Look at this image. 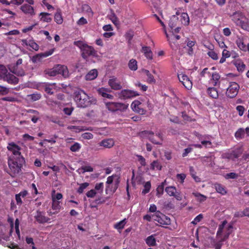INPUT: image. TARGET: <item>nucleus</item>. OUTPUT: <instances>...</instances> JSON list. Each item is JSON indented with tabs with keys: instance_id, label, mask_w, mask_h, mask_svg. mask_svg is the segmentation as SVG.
Listing matches in <instances>:
<instances>
[{
	"instance_id": "f257e3e1",
	"label": "nucleus",
	"mask_w": 249,
	"mask_h": 249,
	"mask_svg": "<svg viewBox=\"0 0 249 249\" xmlns=\"http://www.w3.org/2000/svg\"><path fill=\"white\" fill-rule=\"evenodd\" d=\"M73 99L79 107H87L97 103L96 99L89 96L82 89H78L74 92Z\"/></svg>"
},
{
	"instance_id": "f03ea898",
	"label": "nucleus",
	"mask_w": 249,
	"mask_h": 249,
	"mask_svg": "<svg viewBox=\"0 0 249 249\" xmlns=\"http://www.w3.org/2000/svg\"><path fill=\"white\" fill-rule=\"evenodd\" d=\"M25 163V160L23 157H20L19 158L9 157V169L6 172L11 177L14 178L21 172V169Z\"/></svg>"
},
{
	"instance_id": "7ed1b4c3",
	"label": "nucleus",
	"mask_w": 249,
	"mask_h": 249,
	"mask_svg": "<svg viewBox=\"0 0 249 249\" xmlns=\"http://www.w3.org/2000/svg\"><path fill=\"white\" fill-rule=\"evenodd\" d=\"M139 136L142 138H148L153 143L161 145L163 141L162 135L161 133L154 134L152 131L144 130L139 133Z\"/></svg>"
},
{
	"instance_id": "20e7f679",
	"label": "nucleus",
	"mask_w": 249,
	"mask_h": 249,
	"mask_svg": "<svg viewBox=\"0 0 249 249\" xmlns=\"http://www.w3.org/2000/svg\"><path fill=\"white\" fill-rule=\"evenodd\" d=\"M245 18V15L240 11H236L231 16V19L236 25L240 26L243 30L249 31V24L243 20Z\"/></svg>"
},
{
	"instance_id": "39448f33",
	"label": "nucleus",
	"mask_w": 249,
	"mask_h": 249,
	"mask_svg": "<svg viewBox=\"0 0 249 249\" xmlns=\"http://www.w3.org/2000/svg\"><path fill=\"white\" fill-rule=\"evenodd\" d=\"M152 219L161 225H169L171 224L170 218L159 211L152 214Z\"/></svg>"
},
{
	"instance_id": "423d86ee",
	"label": "nucleus",
	"mask_w": 249,
	"mask_h": 249,
	"mask_svg": "<svg viewBox=\"0 0 249 249\" xmlns=\"http://www.w3.org/2000/svg\"><path fill=\"white\" fill-rule=\"evenodd\" d=\"M81 56L84 59H87L89 56L97 57L98 56L97 51L91 46L86 44L81 51Z\"/></svg>"
},
{
	"instance_id": "0eeeda50",
	"label": "nucleus",
	"mask_w": 249,
	"mask_h": 249,
	"mask_svg": "<svg viewBox=\"0 0 249 249\" xmlns=\"http://www.w3.org/2000/svg\"><path fill=\"white\" fill-rule=\"evenodd\" d=\"M136 91L131 89H123L118 93V97L121 100H126L139 96Z\"/></svg>"
},
{
	"instance_id": "6e6552de",
	"label": "nucleus",
	"mask_w": 249,
	"mask_h": 249,
	"mask_svg": "<svg viewBox=\"0 0 249 249\" xmlns=\"http://www.w3.org/2000/svg\"><path fill=\"white\" fill-rule=\"evenodd\" d=\"M7 148L8 151H11L13 154V155L10 156L9 157L19 158L20 157H23L20 152L21 147L14 142L9 143Z\"/></svg>"
},
{
	"instance_id": "1a4fd4ad",
	"label": "nucleus",
	"mask_w": 249,
	"mask_h": 249,
	"mask_svg": "<svg viewBox=\"0 0 249 249\" xmlns=\"http://www.w3.org/2000/svg\"><path fill=\"white\" fill-rule=\"evenodd\" d=\"M239 89V86L237 83L235 82L231 83L227 89V96L230 98L235 97L238 94Z\"/></svg>"
},
{
	"instance_id": "9d476101",
	"label": "nucleus",
	"mask_w": 249,
	"mask_h": 249,
	"mask_svg": "<svg viewBox=\"0 0 249 249\" xmlns=\"http://www.w3.org/2000/svg\"><path fill=\"white\" fill-rule=\"evenodd\" d=\"M178 77L179 81L186 89L189 90L192 88V82L186 75L182 73L179 74Z\"/></svg>"
},
{
	"instance_id": "9b49d317",
	"label": "nucleus",
	"mask_w": 249,
	"mask_h": 249,
	"mask_svg": "<svg viewBox=\"0 0 249 249\" xmlns=\"http://www.w3.org/2000/svg\"><path fill=\"white\" fill-rule=\"evenodd\" d=\"M165 192L170 196H174L178 200L182 199V196L179 192H177V189L175 186H170L166 187L165 189Z\"/></svg>"
},
{
	"instance_id": "f8f14e48",
	"label": "nucleus",
	"mask_w": 249,
	"mask_h": 249,
	"mask_svg": "<svg viewBox=\"0 0 249 249\" xmlns=\"http://www.w3.org/2000/svg\"><path fill=\"white\" fill-rule=\"evenodd\" d=\"M108 84L112 89L115 90H120L123 88L121 82L114 76L109 79Z\"/></svg>"
},
{
	"instance_id": "ddd939ff",
	"label": "nucleus",
	"mask_w": 249,
	"mask_h": 249,
	"mask_svg": "<svg viewBox=\"0 0 249 249\" xmlns=\"http://www.w3.org/2000/svg\"><path fill=\"white\" fill-rule=\"evenodd\" d=\"M53 49H51L49 51L45 52L43 53H40L34 55L32 58V61L34 63L41 61L43 58L48 57L53 54Z\"/></svg>"
},
{
	"instance_id": "4468645a",
	"label": "nucleus",
	"mask_w": 249,
	"mask_h": 249,
	"mask_svg": "<svg viewBox=\"0 0 249 249\" xmlns=\"http://www.w3.org/2000/svg\"><path fill=\"white\" fill-rule=\"evenodd\" d=\"M243 148L241 147H239L231 151L230 153H228L226 155V157L229 160H235V159L240 157L243 154Z\"/></svg>"
},
{
	"instance_id": "2eb2a0df",
	"label": "nucleus",
	"mask_w": 249,
	"mask_h": 249,
	"mask_svg": "<svg viewBox=\"0 0 249 249\" xmlns=\"http://www.w3.org/2000/svg\"><path fill=\"white\" fill-rule=\"evenodd\" d=\"M132 109L135 112L140 114H144L146 113V110L142 107V104L138 100L134 101L131 104Z\"/></svg>"
},
{
	"instance_id": "dca6fc26",
	"label": "nucleus",
	"mask_w": 249,
	"mask_h": 249,
	"mask_svg": "<svg viewBox=\"0 0 249 249\" xmlns=\"http://www.w3.org/2000/svg\"><path fill=\"white\" fill-rule=\"evenodd\" d=\"M119 183V179L117 178L113 184L110 185H106L105 190L106 194L111 195L114 194L118 189Z\"/></svg>"
},
{
	"instance_id": "f3484780",
	"label": "nucleus",
	"mask_w": 249,
	"mask_h": 249,
	"mask_svg": "<svg viewBox=\"0 0 249 249\" xmlns=\"http://www.w3.org/2000/svg\"><path fill=\"white\" fill-rule=\"evenodd\" d=\"M4 81L7 82L9 84L16 85L18 83V78L14 75L7 72L2 79Z\"/></svg>"
},
{
	"instance_id": "a211bd4d",
	"label": "nucleus",
	"mask_w": 249,
	"mask_h": 249,
	"mask_svg": "<svg viewBox=\"0 0 249 249\" xmlns=\"http://www.w3.org/2000/svg\"><path fill=\"white\" fill-rule=\"evenodd\" d=\"M110 90L109 89L105 88H99L97 90L98 93L104 98L112 100L114 98L113 95L108 93Z\"/></svg>"
},
{
	"instance_id": "6ab92c4d",
	"label": "nucleus",
	"mask_w": 249,
	"mask_h": 249,
	"mask_svg": "<svg viewBox=\"0 0 249 249\" xmlns=\"http://www.w3.org/2000/svg\"><path fill=\"white\" fill-rule=\"evenodd\" d=\"M20 10L25 14H28L31 16L35 15L34 8L30 4H24L20 7Z\"/></svg>"
},
{
	"instance_id": "aec40b11",
	"label": "nucleus",
	"mask_w": 249,
	"mask_h": 249,
	"mask_svg": "<svg viewBox=\"0 0 249 249\" xmlns=\"http://www.w3.org/2000/svg\"><path fill=\"white\" fill-rule=\"evenodd\" d=\"M114 141L112 139H106L101 141L98 145L105 148H110L114 146Z\"/></svg>"
},
{
	"instance_id": "412c9836",
	"label": "nucleus",
	"mask_w": 249,
	"mask_h": 249,
	"mask_svg": "<svg viewBox=\"0 0 249 249\" xmlns=\"http://www.w3.org/2000/svg\"><path fill=\"white\" fill-rule=\"evenodd\" d=\"M35 218L36 221L39 223H44L47 222L50 219L46 217L44 213L39 211H37L36 214L35 216Z\"/></svg>"
},
{
	"instance_id": "4be33fe9",
	"label": "nucleus",
	"mask_w": 249,
	"mask_h": 249,
	"mask_svg": "<svg viewBox=\"0 0 249 249\" xmlns=\"http://www.w3.org/2000/svg\"><path fill=\"white\" fill-rule=\"evenodd\" d=\"M55 68L57 74H61L65 77L68 76L69 71L66 66L58 65L55 67Z\"/></svg>"
},
{
	"instance_id": "5701e85b",
	"label": "nucleus",
	"mask_w": 249,
	"mask_h": 249,
	"mask_svg": "<svg viewBox=\"0 0 249 249\" xmlns=\"http://www.w3.org/2000/svg\"><path fill=\"white\" fill-rule=\"evenodd\" d=\"M141 52L144 54L145 57H146L147 59L149 60H152L153 59V53L150 47H142Z\"/></svg>"
},
{
	"instance_id": "b1692460",
	"label": "nucleus",
	"mask_w": 249,
	"mask_h": 249,
	"mask_svg": "<svg viewBox=\"0 0 249 249\" xmlns=\"http://www.w3.org/2000/svg\"><path fill=\"white\" fill-rule=\"evenodd\" d=\"M235 43L240 50L244 52L247 51V46L244 42V38L243 37L237 36Z\"/></svg>"
},
{
	"instance_id": "393cba45",
	"label": "nucleus",
	"mask_w": 249,
	"mask_h": 249,
	"mask_svg": "<svg viewBox=\"0 0 249 249\" xmlns=\"http://www.w3.org/2000/svg\"><path fill=\"white\" fill-rule=\"evenodd\" d=\"M52 209L54 211L53 214L57 213L60 210L61 206L60 205V202L55 200V198H53V202L52 205Z\"/></svg>"
},
{
	"instance_id": "a878e982",
	"label": "nucleus",
	"mask_w": 249,
	"mask_h": 249,
	"mask_svg": "<svg viewBox=\"0 0 249 249\" xmlns=\"http://www.w3.org/2000/svg\"><path fill=\"white\" fill-rule=\"evenodd\" d=\"M98 76V71L96 69L90 70L85 76L86 80H92L95 79Z\"/></svg>"
},
{
	"instance_id": "bb28decb",
	"label": "nucleus",
	"mask_w": 249,
	"mask_h": 249,
	"mask_svg": "<svg viewBox=\"0 0 249 249\" xmlns=\"http://www.w3.org/2000/svg\"><path fill=\"white\" fill-rule=\"evenodd\" d=\"M213 186L216 192L222 195H225L227 194V191L225 187L222 184L218 183L213 184Z\"/></svg>"
},
{
	"instance_id": "cd10ccee",
	"label": "nucleus",
	"mask_w": 249,
	"mask_h": 249,
	"mask_svg": "<svg viewBox=\"0 0 249 249\" xmlns=\"http://www.w3.org/2000/svg\"><path fill=\"white\" fill-rule=\"evenodd\" d=\"M220 76L218 73H213L212 75V77L210 79V82L212 83L213 86H217L220 83Z\"/></svg>"
},
{
	"instance_id": "c85d7f7f",
	"label": "nucleus",
	"mask_w": 249,
	"mask_h": 249,
	"mask_svg": "<svg viewBox=\"0 0 249 249\" xmlns=\"http://www.w3.org/2000/svg\"><path fill=\"white\" fill-rule=\"evenodd\" d=\"M201 161L205 165L213 167V159L212 156H205L201 158Z\"/></svg>"
},
{
	"instance_id": "c756f323",
	"label": "nucleus",
	"mask_w": 249,
	"mask_h": 249,
	"mask_svg": "<svg viewBox=\"0 0 249 249\" xmlns=\"http://www.w3.org/2000/svg\"><path fill=\"white\" fill-rule=\"evenodd\" d=\"M155 235L152 234L148 236L145 239L146 244L149 247L155 246L156 244V240L155 239Z\"/></svg>"
},
{
	"instance_id": "7c9ffc66",
	"label": "nucleus",
	"mask_w": 249,
	"mask_h": 249,
	"mask_svg": "<svg viewBox=\"0 0 249 249\" xmlns=\"http://www.w3.org/2000/svg\"><path fill=\"white\" fill-rule=\"evenodd\" d=\"M27 99L31 102H35L39 100L41 98V94L38 92H35L33 94L27 95Z\"/></svg>"
},
{
	"instance_id": "2f4dec72",
	"label": "nucleus",
	"mask_w": 249,
	"mask_h": 249,
	"mask_svg": "<svg viewBox=\"0 0 249 249\" xmlns=\"http://www.w3.org/2000/svg\"><path fill=\"white\" fill-rule=\"evenodd\" d=\"M207 92L209 96L213 99H217L218 97V91L215 88H209L207 89Z\"/></svg>"
},
{
	"instance_id": "473e14b6",
	"label": "nucleus",
	"mask_w": 249,
	"mask_h": 249,
	"mask_svg": "<svg viewBox=\"0 0 249 249\" xmlns=\"http://www.w3.org/2000/svg\"><path fill=\"white\" fill-rule=\"evenodd\" d=\"M50 14L46 12H41L39 16H41L40 20L45 22H50L52 20V18L50 17Z\"/></svg>"
},
{
	"instance_id": "72a5a7b5",
	"label": "nucleus",
	"mask_w": 249,
	"mask_h": 249,
	"mask_svg": "<svg viewBox=\"0 0 249 249\" xmlns=\"http://www.w3.org/2000/svg\"><path fill=\"white\" fill-rule=\"evenodd\" d=\"M128 107V104L115 102V112L117 111H124Z\"/></svg>"
},
{
	"instance_id": "f704fd0d",
	"label": "nucleus",
	"mask_w": 249,
	"mask_h": 249,
	"mask_svg": "<svg viewBox=\"0 0 249 249\" xmlns=\"http://www.w3.org/2000/svg\"><path fill=\"white\" fill-rule=\"evenodd\" d=\"M54 19V21L58 24H61L63 23V19L62 18L61 11L60 9L57 10V12L55 14Z\"/></svg>"
},
{
	"instance_id": "c9c22d12",
	"label": "nucleus",
	"mask_w": 249,
	"mask_h": 249,
	"mask_svg": "<svg viewBox=\"0 0 249 249\" xmlns=\"http://www.w3.org/2000/svg\"><path fill=\"white\" fill-rule=\"evenodd\" d=\"M166 180H165L163 182H161L156 189V196L160 197L163 194L164 186L166 184Z\"/></svg>"
},
{
	"instance_id": "e433bc0d",
	"label": "nucleus",
	"mask_w": 249,
	"mask_h": 249,
	"mask_svg": "<svg viewBox=\"0 0 249 249\" xmlns=\"http://www.w3.org/2000/svg\"><path fill=\"white\" fill-rule=\"evenodd\" d=\"M181 22L184 25H188L190 23V19L188 15L186 13H182L180 16Z\"/></svg>"
},
{
	"instance_id": "4c0bfd02",
	"label": "nucleus",
	"mask_w": 249,
	"mask_h": 249,
	"mask_svg": "<svg viewBox=\"0 0 249 249\" xmlns=\"http://www.w3.org/2000/svg\"><path fill=\"white\" fill-rule=\"evenodd\" d=\"M143 71L147 76V79L146 80L147 83L151 84L155 83L156 82V80L154 79L153 75L148 70H144Z\"/></svg>"
},
{
	"instance_id": "58836bf2",
	"label": "nucleus",
	"mask_w": 249,
	"mask_h": 249,
	"mask_svg": "<svg viewBox=\"0 0 249 249\" xmlns=\"http://www.w3.org/2000/svg\"><path fill=\"white\" fill-rule=\"evenodd\" d=\"M245 131L244 128H240L235 133V137L237 140H240L244 138Z\"/></svg>"
},
{
	"instance_id": "ea45409f",
	"label": "nucleus",
	"mask_w": 249,
	"mask_h": 249,
	"mask_svg": "<svg viewBox=\"0 0 249 249\" xmlns=\"http://www.w3.org/2000/svg\"><path fill=\"white\" fill-rule=\"evenodd\" d=\"M128 66L129 69L132 71H135L138 69L137 61L134 59L129 60Z\"/></svg>"
},
{
	"instance_id": "a19ab883",
	"label": "nucleus",
	"mask_w": 249,
	"mask_h": 249,
	"mask_svg": "<svg viewBox=\"0 0 249 249\" xmlns=\"http://www.w3.org/2000/svg\"><path fill=\"white\" fill-rule=\"evenodd\" d=\"M234 64L239 72H242L244 71L246 65L242 61L237 60Z\"/></svg>"
},
{
	"instance_id": "79ce46f5",
	"label": "nucleus",
	"mask_w": 249,
	"mask_h": 249,
	"mask_svg": "<svg viewBox=\"0 0 249 249\" xmlns=\"http://www.w3.org/2000/svg\"><path fill=\"white\" fill-rule=\"evenodd\" d=\"M227 224V221L226 220H224L221 224L219 225L218 227V229L216 233V237L219 238L220 236L222 235L223 232V229L225 226V225Z\"/></svg>"
},
{
	"instance_id": "37998d69",
	"label": "nucleus",
	"mask_w": 249,
	"mask_h": 249,
	"mask_svg": "<svg viewBox=\"0 0 249 249\" xmlns=\"http://www.w3.org/2000/svg\"><path fill=\"white\" fill-rule=\"evenodd\" d=\"M126 219L120 221L119 222L116 223L114 225V228L118 230H121L123 229L125 225L126 224Z\"/></svg>"
},
{
	"instance_id": "c03bdc74",
	"label": "nucleus",
	"mask_w": 249,
	"mask_h": 249,
	"mask_svg": "<svg viewBox=\"0 0 249 249\" xmlns=\"http://www.w3.org/2000/svg\"><path fill=\"white\" fill-rule=\"evenodd\" d=\"M162 166L160 163V162L158 160H154L151 163L150 166V168L152 170L157 169L159 170H160L161 169Z\"/></svg>"
},
{
	"instance_id": "a18cd8bd",
	"label": "nucleus",
	"mask_w": 249,
	"mask_h": 249,
	"mask_svg": "<svg viewBox=\"0 0 249 249\" xmlns=\"http://www.w3.org/2000/svg\"><path fill=\"white\" fill-rule=\"evenodd\" d=\"M178 18L176 16H173L170 18L169 22V26L171 29H173V28L176 27L177 25L176 22H178Z\"/></svg>"
},
{
	"instance_id": "49530a36",
	"label": "nucleus",
	"mask_w": 249,
	"mask_h": 249,
	"mask_svg": "<svg viewBox=\"0 0 249 249\" xmlns=\"http://www.w3.org/2000/svg\"><path fill=\"white\" fill-rule=\"evenodd\" d=\"M106 107L111 112H115V102H109L105 103Z\"/></svg>"
},
{
	"instance_id": "de8ad7c7",
	"label": "nucleus",
	"mask_w": 249,
	"mask_h": 249,
	"mask_svg": "<svg viewBox=\"0 0 249 249\" xmlns=\"http://www.w3.org/2000/svg\"><path fill=\"white\" fill-rule=\"evenodd\" d=\"M7 72L8 71L6 67L3 65H0V79H3Z\"/></svg>"
},
{
	"instance_id": "09e8293b",
	"label": "nucleus",
	"mask_w": 249,
	"mask_h": 249,
	"mask_svg": "<svg viewBox=\"0 0 249 249\" xmlns=\"http://www.w3.org/2000/svg\"><path fill=\"white\" fill-rule=\"evenodd\" d=\"M89 184L88 182H84L83 183H81L79 187L77 190V193L81 194L83 193L84 192V190L89 186Z\"/></svg>"
},
{
	"instance_id": "8fccbe9b",
	"label": "nucleus",
	"mask_w": 249,
	"mask_h": 249,
	"mask_svg": "<svg viewBox=\"0 0 249 249\" xmlns=\"http://www.w3.org/2000/svg\"><path fill=\"white\" fill-rule=\"evenodd\" d=\"M45 72L46 74H48L50 76H54L57 74L55 67L53 69L45 70Z\"/></svg>"
},
{
	"instance_id": "3c124183",
	"label": "nucleus",
	"mask_w": 249,
	"mask_h": 249,
	"mask_svg": "<svg viewBox=\"0 0 249 249\" xmlns=\"http://www.w3.org/2000/svg\"><path fill=\"white\" fill-rule=\"evenodd\" d=\"M151 188V183L149 181L146 182L144 185V189L142 191V194H146L148 193Z\"/></svg>"
},
{
	"instance_id": "603ef678",
	"label": "nucleus",
	"mask_w": 249,
	"mask_h": 249,
	"mask_svg": "<svg viewBox=\"0 0 249 249\" xmlns=\"http://www.w3.org/2000/svg\"><path fill=\"white\" fill-rule=\"evenodd\" d=\"M29 46L36 51L39 50L38 45L34 40H29Z\"/></svg>"
},
{
	"instance_id": "864d4df0",
	"label": "nucleus",
	"mask_w": 249,
	"mask_h": 249,
	"mask_svg": "<svg viewBox=\"0 0 249 249\" xmlns=\"http://www.w3.org/2000/svg\"><path fill=\"white\" fill-rule=\"evenodd\" d=\"M81 148L80 144L78 142H75L73 145H72L70 147V150L72 152H77Z\"/></svg>"
},
{
	"instance_id": "5fc2aeb1",
	"label": "nucleus",
	"mask_w": 249,
	"mask_h": 249,
	"mask_svg": "<svg viewBox=\"0 0 249 249\" xmlns=\"http://www.w3.org/2000/svg\"><path fill=\"white\" fill-rule=\"evenodd\" d=\"M207 54L213 60H216L218 58L217 54L213 50L209 51Z\"/></svg>"
},
{
	"instance_id": "6e6d98bb",
	"label": "nucleus",
	"mask_w": 249,
	"mask_h": 249,
	"mask_svg": "<svg viewBox=\"0 0 249 249\" xmlns=\"http://www.w3.org/2000/svg\"><path fill=\"white\" fill-rule=\"evenodd\" d=\"M193 195L197 197L200 201H204L207 198V197L205 196L202 195L199 193H193Z\"/></svg>"
},
{
	"instance_id": "4d7b16f0",
	"label": "nucleus",
	"mask_w": 249,
	"mask_h": 249,
	"mask_svg": "<svg viewBox=\"0 0 249 249\" xmlns=\"http://www.w3.org/2000/svg\"><path fill=\"white\" fill-rule=\"evenodd\" d=\"M238 174H237L236 173H234V172H231V173L226 174V175L225 176V178L226 179H230V178L235 179V178H238Z\"/></svg>"
},
{
	"instance_id": "13d9d810",
	"label": "nucleus",
	"mask_w": 249,
	"mask_h": 249,
	"mask_svg": "<svg viewBox=\"0 0 249 249\" xmlns=\"http://www.w3.org/2000/svg\"><path fill=\"white\" fill-rule=\"evenodd\" d=\"M203 218V215L202 214L200 213L197 215L192 222V223L194 225L197 224L198 222H199Z\"/></svg>"
},
{
	"instance_id": "bf43d9fd",
	"label": "nucleus",
	"mask_w": 249,
	"mask_h": 249,
	"mask_svg": "<svg viewBox=\"0 0 249 249\" xmlns=\"http://www.w3.org/2000/svg\"><path fill=\"white\" fill-rule=\"evenodd\" d=\"M104 184L103 182L96 183L95 186V190L99 191V193H102L103 191Z\"/></svg>"
},
{
	"instance_id": "052dcab7",
	"label": "nucleus",
	"mask_w": 249,
	"mask_h": 249,
	"mask_svg": "<svg viewBox=\"0 0 249 249\" xmlns=\"http://www.w3.org/2000/svg\"><path fill=\"white\" fill-rule=\"evenodd\" d=\"M9 92V89L4 86L0 85V94L1 95H5L7 94Z\"/></svg>"
},
{
	"instance_id": "680f3d73",
	"label": "nucleus",
	"mask_w": 249,
	"mask_h": 249,
	"mask_svg": "<svg viewBox=\"0 0 249 249\" xmlns=\"http://www.w3.org/2000/svg\"><path fill=\"white\" fill-rule=\"evenodd\" d=\"M135 85L140 88V89L143 91H145L147 89V86L145 85L142 84L140 82H137L135 83Z\"/></svg>"
},
{
	"instance_id": "e2e57ef3",
	"label": "nucleus",
	"mask_w": 249,
	"mask_h": 249,
	"mask_svg": "<svg viewBox=\"0 0 249 249\" xmlns=\"http://www.w3.org/2000/svg\"><path fill=\"white\" fill-rule=\"evenodd\" d=\"M96 194H97V192H96V191L95 190L91 189L90 190H89L87 192L86 196L88 197L93 198L95 196Z\"/></svg>"
},
{
	"instance_id": "0e129e2a",
	"label": "nucleus",
	"mask_w": 249,
	"mask_h": 249,
	"mask_svg": "<svg viewBox=\"0 0 249 249\" xmlns=\"http://www.w3.org/2000/svg\"><path fill=\"white\" fill-rule=\"evenodd\" d=\"M176 177L178 180H180V183L182 184L184 181L185 178H186V175L183 173L178 174Z\"/></svg>"
},
{
	"instance_id": "69168bd1",
	"label": "nucleus",
	"mask_w": 249,
	"mask_h": 249,
	"mask_svg": "<svg viewBox=\"0 0 249 249\" xmlns=\"http://www.w3.org/2000/svg\"><path fill=\"white\" fill-rule=\"evenodd\" d=\"M74 44L77 47H78L81 51L87 44L83 43L81 41H77L74 42Z\"/></svg>"
},
{
	"instance_id": "338daca9",
	"label": "nucleus",
	"mask_w": 249,
	"mask_h": 249,
	"mask_svg": "<svg viewBox=\"0 0 249 249\" xmlns=\"http://www.w3.org/2000/svg\"><path fill=\"white\" fill-rule=\"evenodd\" d=\"M82 137L85 139L90 140L93 138V135L91 133L85 132L82 135Z\"/></svg>"
},
{
	"instance_id": "774afa93",
	"label": "nucleus",
	"mask_w": 249,
	"mask_h": 249,
	"mask_svg": "<svg viewBox=\"0 0 249 249\" xmlns=\"http://www.w3.org/2000/svg\"><path fill=\"white\" fill-rule=\"evenodd\" d=\"M237 111L238 112L239 115L242 116L245 111V107L243 106H237L236 108Z\"/></svg>"
}]
</instances>
